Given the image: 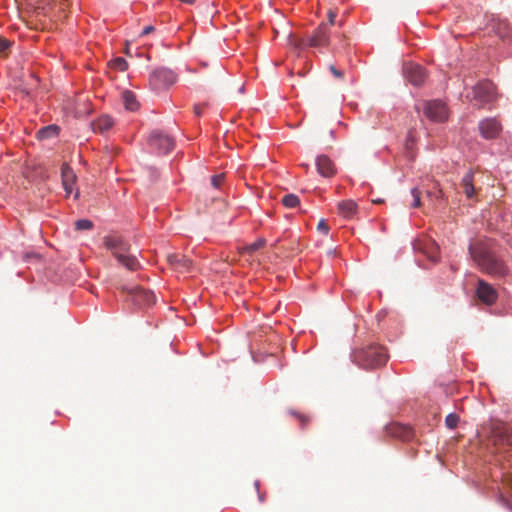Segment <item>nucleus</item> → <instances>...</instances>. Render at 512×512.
<instances>
[{
	"label": "nucleus",
	"mask_w": 512,
	"mask_h": 512,
	"mask_svg": "<svg viewBox=\"0 0 512 512\" xmlns=\"http://www.w3.org/2000/svg\"><path fill=\"white\" fill-rule=\"evenodd\" d=\"M469 254L478 268L494 277H502L508 272L505 263L494 252L491 239H476L469 245Z\"/></svg>",
	"instance_id": "nucleus-1"
},
{
	"label": "nucleus",
	"mask_w": 512,
	"mask_h": 512,
	"mask_svg": "<svg viewBox=\"0 0 512 512\" xmlns=\"http://www.w3.org/2000/svg\"><path fill=\"white\" fill-rule=\"evenodd\" d=\"M387 359L386 349L376 344L357 349L352 354L353 362L364 369L381 367L386 363Z\"/></svg>",
	"instance_id": "nucleus-2"
},
{
	"label": "nucleus",
	"mask_w": 512,
	"mask_h": 512,
	"mask_svg": "<svg viewBox=\"0 0 512 512\" xmlns=\"http://www.w3.org/2000/svg\"><path fill=\"white\" fill-rule=\"evenodd\" d=\"M104 245L107 249L111 250L117 260L131 271H135L139 267V262L135 256L130 255L129 245L123 240L121 236L109 235L104 238Z\"/></svg>",
	"instance_id": "nucleus-3"
},
{
	"label": "nucleus",
	"mask_w": 512,
	"mask_h": 512,
	"mask_svg": "<svg viewBox=\"0 0 512 512\" xmlns=\"http://www.w3.org/2000/svg\"><path fill=\"white\" fill-rule=\"evenodd\" d=\"M417 111L422 110L424 115L432 122H445L449 111L446 104L440 100L422 101L415 106Z\"/></svg>",
	"instance_id": "nucleus-4"
},
{
	"label": "nucleus",
	"mask_w": 512,
	"mask_h": 512,
	"mask_svg": "<svg viewBox=\"0 0 512 512\" xmlns=\"http://www.w3.org/2000/svg\"><path fill=\"white\" fill-rule=\"evenodd\" d=\"M466 97L476 106H483L495 99V86L489 80H483L472 87Z\"/></svg>",
	"instance_id": "nucleus-5"
},
{
	"label": "nucleus",
	"mask_w": 512,
	"mask_h": 512,
	"mask_svg": "<svg viewBox=\"0 0 512 512\" xmlns=\"http://www.w3.org/2000/svg\"><path fill=\"white\" fill-rule=\"evenodd\" d=\"M177 81V74L168 68L160 67L154 69L149 77V84L155 91L167 89Z\"/></svg>",
	"instance_id": "nucleus-6"
},
{
	"label": "nucleus",
	"mask_w": 512,
	"mask_h": 512,
	"mask_svg": "<svg viewBox=\"0 0 512 512\" xmlns=\"http://www.w3.org/2000/svg\"><path fill=\"white\" fill-rule=\"evenodd\" d=\"M148 144L158 154H167L174 148V139L161 131H152Z\"/></svg>",
	"instance_id": "nucleus-7"
},
{
	"label": "nucleus",
	"mask_w": 512,
	"mask_h": 512,
	"mask_svg": "<svg viewBox=\"0 0 512 512\" xmlns=\"http://www.w3.org/2000/svg\"><path fill=\"white\" fill-rule=\"evenodd\" d=\"M123 291L127 292L130 300L140 308L149 307L155 302V296L150 290L136 286L133 288L123 287Z\"/></svg>",
	"instance_id": "nucleus-8"
},
{
	"label": "nucleus",
	"mask_w": 512,
	"mask_h": 512,
	"mask_svg": "<svg viewBox=\"0 0 512 512\" xmlns=\"http://www.w3.org/2000/svg\"><path fill=\"white\" fill-rule=\"evenodd\" d=\"M330 33L328 23L321 22L308 37V46L314 48L328 47L330 44Z\"/></svg>",
	"instance_id": "nucleus-9"
},
{
	"label": "nucleus",
	"mask_w": 512,
	"mask_h": 512,
	"mask_svg": "<svg viewBox=\"0 0 512 512\" xmlns=\"http://www.w3.org/2000/svg\"><path fill=\"white\" fill-rule=\"evenodd\" d=\"M403 73L406 79L414 86H420L426 80V72L419 64L405 63Z\"/></svg>",
	"instance_id": "nucleus-10"
},
{
	"label": "nucleus",
	"mask_w": 512,
	"mask_h": 512,
	"mask_svg": "<svg viewBox=\"0 0 512 512\" xmlns=\"http://www.w3.org/2000/svg\"><path fill=\"white\" fill-rule=\"evenodd\" d=\"M167 261L174 271L180 274H189L194 271L192 260L182 254H171L167 256Z\"/></svg>",
	"instance_id": "nucleus-11"
},
{
	"label": "nucleus",
	"mask_w": 512,
	"mask_h": 512,
	"mask_svg": "<svg viewBox=\"0 0 512 512\" xmlns=\"http://www.w3.org/2000/svg\"><path fill=\"white\" fill-rule=\"evenodd\" d=\"M387 433L396 439H399L403 443H411L415 438L414 431L408 425H402L399 423H391L387 426Z\"/></svg>",
	"instance_id": "nucleus-12"
},
{
	"label": "nucleus",
	"mask_w": 512,
	"mask_h": 512,
	"mask_svg": "<svg viewBox=\"0 0 512 512\" xmlns=\"http://www.w3.org/2000/svg\"><path fill=\"white\" fill-rule=\"evenodd\" d=\"M476 295L478 299L486 305L494 304L498 298L495 288L481 279L478 280Z\"/></svg>",
	"instance_id": "nucleus-13"
},
{
	"label": "nucleus",
	"mask_w": 512,
	"mask_h": 512,
	"mask_svg": "<svg viewBox=\"0 0 512 512\" xmlns=\"http://www.w3.org/2000/svg\"><path fill=\"white\" fill-rule=\"evenodd\" d=\"M502 126L496 118H486L479 123V130L481 135L486 139L496 138Z\"/></svg>",
	"instance_id": "nucleus-14"
},
{
	"label": "nucleus",
	"mask_w": 512,
	"mask_h": 512,
	"mask_svg": "<svg viewBox=\"0 0 512 512\" xmlns=\"http://www.w3.org/2000/svg\"><path fill=\"white\" fill-rule=\"evenodd\" d=\"M61 179L66 196L68 197L73 191L77 177L73 169L67 163H64L61 167Z\"/></svg>",
	"instance_id": "nucleus-15"
},
{
	"label": "nucleus",
	"mask_w": 512,
	"mask_h": 512,
	"mask_svg": "<svg viewBox=\"0 0 512 512\" xmlns=\"http://www.w3.org/2000/svg\"><path fill=\"white\" fill-rule=\"evenodd\" d=\"M316 167L318 173L323 177H332L336 172L333 161L326 155H320L317 157Z\"/></svg>",
	"instance_id": "nucleus-16"
},
{
	"label": "nucleus",
	"mask_w": 512,
	"mask_h": 512,
	"mask_svg": "<svg viewBox=\"0 0 512 512\" xmlns=\"http://www.w3.org/2000/svg\"><path fill=\"white\" fill-rule=\"evenodd\" d=\"M338 214L344 218H352L358 210V205L354 200H342L337 204Z\"/></svg>",
	"instance_id": "nucleus-17"
},
{
	"label": "nucleus",
	"mask_w": 512,
	"mask_h": 512,
	"mask_svg": "<svg viewBox=\"0 0 512 512\" xmlns=\"http://www.w3.org/2000/svg\"><path fill=\"white\" fill-rule=\"evenodd\" d=\"M417 248L421 249L423 253L426 254L428 259H430L431 261H438L439 247L435 241L427 239L423 243H419Z\"/></svg>",
	"instance_id": "nucleus-18"
},
{
	"label": "nucleus",
	"mask_w": 512,
	"mask_h": 512,
	"mask_svg": "<svg viewBox=\"0 0 512 512\" xmlns=\"http://www.w3.org/2000/svg\"><path fill=\"white\" fill-rule=\"evenodd\" d=\"M461 186L467 198H474L477 194L474 186L473 172L468 171L462 178Z\"/></svg>",
	"instance_id": "nucleus-19"
},
{
	"label": "nucleus",
	"mask_w": 512,
	"mask_h": 512,
	"mask_svg": "<svg viewBox=\"0 0 512 512\" xmlns=\"http://www.w3.org/2000/svg\"><path fill=\"white\" fill-rule=\"evenodd\" d=\"M113 124L114 122L110 116L103 115L93 123V129L94 131L104 133L108 131L113 126Z\"/></svg>",
	"instance_id": "nucleus-20"
},
{
	"label": "nucleus",
	"mask_w": 512,
	"mask_h": 512,
	"mask_svg": "<svg viewBox=\"0 0 512 512\" xmlns=\"http://www.w3.org/2000/svg\"><path fill=\"white\" fill-rule=\"evenodd\" d=\"M122 99H123L124 107L126 110L135 111L138 109L139 103H138L136 96L133 92L124 91L122 93Z\"/></svg>",
	"instance_id": "nucleus-21"
},
{
	"label": "nucleus",
	"mask_w": 512,
	"mask_h": 512,
	"mask_svg": "<svg viewBox=\"0 0 512 512\" xmlns=\"http://www.w3.org/2000/svg\"><path fill=\"white\" fill-rule=\"evenodd\" d=\"M503 432H504V427H503L502 423L496 422V423L492 424V426H491V433L493 434V437H494L493 445H501V444H503L501 442V439H502V436H503Z\"/></svg>",
	"instance_id": "nucleus-22"
},
{
	"label": "nucleus",
	"mask_w": 512,
	"mask_h": 512,
	"mask_svg": "<svg viewBox=\"0 0 512 512\" xmlns=\"http://www.w3.org/2000/svg\"><path fill=\"white\" fill-rule=\"evenodd\" d=\"M289 414L298 421L301 428L306 427L311 421V418L309 415L304 414L299 411H296V410H293V409L289 410Z\"/></svg>",
	"instance_id": "nucleus-23"
},
{
	"label": "nucleus",
	"mask_w": 512,
	"mask_h": 512,
	"mask_svg": "<svg viewBox=\"0 0 512 512\" xmlns=\"http://www.w3.org/2000/svg\"><path fill=\"white\" fill-rule=\"evenodd\" d=\"M58 133V128L55 125H49L46 127L41 128L38 131V138L40 139H47L56 136Z\"/></svg>",
	"instance_id": "nucleus-24"
},
{
	"label": "nucleus",
	"mask_w": 512,
	"mask_h": 512,
	"mask_svg": "<svg viewBox=\"0 0 512 512\" xmlns=\"http://www.w3.org/2000/svg\"><path fill=\"white\" fill-rule=\"evenodd\" d=\"M266 241L265 239L263 238H259L257 241H255L254 243L250 244V245H247L245 247H243L242 249V253H246V254H252L254 253L255 251L259 250L260 248H262L264 245H265Z\"/></svg>",
	"instance_id": "nucleus-25"
},
{
	"label": "nucleus",
	"mask_w": 512,
	"mask_h": 512,
	"mask_svg": "<svg viewBox=\"0 0 512 512\" xmlns=\"http://www.w3.org/2000/svg\"><path fill=\"white\" fill-rule=\"evenodd\" d=\"M281 202L287 208H294L299 204V198L294 194H286L282 197Z\"/></svg>",
	"instance_id": "nucleus-26"
},
{
	"label": "nucleus",
	"mask_w": 512,
	"mask_h": 512,
	"mask_svg": "<svg viewBox=\"0 0 512 512\" xmlns=\"http://www.w3.org/2000/svg\"><path fill=\"white\" fill-rule=\"evenodd\" d=\"M460 422V417L456 413H450L445 418V425L448 429H455Z\"/></svg>",
	"instance_id": "nucleus-27"
},
{
	"label": "nucleus",
	"mask_w": 512,
	"mask_h": 512,
	"mask_svg": "<svg viewBox=\"0 0 512 512\" xmlns=\"http://www.w3.org/2000/svg\"><path fill=\"white\" fill-rule=\"evenodd\" d=\"M109 63L112 68L119 71H125L128 67L126 60L122 57L114 58Z\"/></svg>",
	"instance_id": "nucleus-28"
},
{
	"label": "nucleus",
	"mask_w": 512,
	"mask_h": 512,
	"mask_svg": "<svg viewBox=\"0 0 512 512\" xmlns=\"http://www.w3.org/2000/svg\"><path fill=\"white\" fill-rule=\"evenodd\" d=\"M289 44L293 46L295 49L301 50L308 46V41L306 42L304 39L297 38L291 34L289 36Z\"/></svg>",
	"instance_id": "nucleus-29"
},
{
	"label": "nucleus",
	"mask_w": 512,
	"mask_h": 512,
	"mask_svg": "<svg viewBox=\"0 0 512 512\" xmlns=\"http://www.w3.org/2000/svg\"><path fill=\"white\" fill-rule=\"evenodd\" d=\"M75 228L76 230H90L93 228L92 221L88 219H80L75 222Z\"/></svg>",
	"instance_id": "nucleus-30"
},
{
	"label": "nucleus",
	"mask_w": 512,
	"mask_h": 512,
	"mask_svg": "<svg viewBox=\"0 0 512 512\" xmlns=\"http://www.w3.org/2000/svg\"><path fill=\"white\" fill-rule=\"evenodd\" d=\"M411 195L413 197L412 207L418 208L421 206V192L417 188H413L411 190Z\"/></svg>",
	"instance_id": "nucleus-31"
},
{
	"label": "nucleus",
	"mask_w": 512,
	"mask_h": 512,
	"mask_svg": "<svg viewBox=\"0 0 512 512\" xmlns=\"http://www.w3.org/2000/svg\"><path fill=\"white\" fill-rule=\"evenodd\" d=\"M11 44L12 43L8 39L0 37V54L6 55L7 51L11 47Z\"/></svg>",
	"instance_id": "nucleus-32"
},
{
	"label": "nucleus",
	"mask_w": 512,
	"mask_h": 512,
	"mask_svg": "<svg viewBox=\"0 0 512 512\" xmlns=\"http://www.w3.org/2000/svg\"><path fill=\"white\" fill-rule=\"evenodd\" d=\"M336 17H337V13L336 11L334 10H329L328 13H327V22L328 23V28L330 29L331 26L335 25L336 23Z\"/></svg>",
	"instance_id": "nucleus-33"
},
{
	"label": "nucleus",
	"mask_w": 512,
	"mask_h": 512,
	"mask_svg": "<svg viewBox=\"0 0 512 512\" xmlns=\"http://www.w3.org/2000/svg\"><path fill=\"white\" fill-rule=\"evenodd\" d=\"M224 180V174H219V175H214L212 178H211V184L215 187V188H219L222 184Z\"/></svg>",
	"instance_id": "nucleus-34"
},
{
	"label": "nucleus",
	"mask_w": 512,
	"mask_h": 512,
	"mask_svg": "<svg viewBox=\"0 0 512 512\" xmlns=\"http://www.w3.org/2000/svg\"><path fill=\"white\" fill-rule=\"evenodd\" d=\"M317 229H318V231H320L324 234H328V231H329V227L323 219L319 221V223L317 225Z\"/></svg>",
	"instance_id": "nucleus-35"
},
{
	"label": "nucleus",
	"mask_w": 512,
	"mask_h": 512,
	"mask_svg": "<svg viewBox=\"0 0 512 512\" xmlns=\"http://www.w3.org/2000/svg\"><path fill=\"white\" fill-rule=\"evenodd\" d=\"M331 73L334 75V77L341 79L343 77V72L338 70L334 65H331L329 67Z\"/></svg>",
	"instance_id": "nucleus-36"
},
{
	"label": "nucleus",
	"mask_w": 512,
	"mask_h": 512,
	"mask_svg": "<svg viewBox=\"0 0 512 512\" xmlns=\"http://www.w3.org/2000/svg\"><path fill=\"white\" fill-rule=\"evenodd\" d=\"M154 30H155V28H154L153 26H151V25L146 26V27L142 30V32H141V36L148 35V34L152 33Z\"/></svg>",
	"instance_id": "nucleus-37"
},
{
	"label": "nucleus",
	"mask_w": 512,
	"mask_h": 512,
	"mask_svg": "<svg viewBox=\"0 0 512 512\" xmlns=\"http://www.w3.org/2000/svg\"><path fill=\"white\" fill-rule=\"evenodd\" d=\"M434 196L435 198H440L442 196V191L441 190H438L437 192L435 193H432V192H428V197H432Z\"/></svg>",
	"instance_id": "nucleus-38"
},
{
	"label": "nucleus",
	"mask_w": 512,
	"mask_h": 512,
	"mask_svg": "<svg viewBox=\"0 0 512 512\" xmlns=\"http://www.w3.org/2000/svg\"><path fill=\"white\" fill-rule=\"evenodd\" d=\"M502 502L504 506H506L508 509L512 511V504L508 500L502 498Z\"/></svg>",
	"instance_id": "nucleus-39"
},
{
	"label": "nucleus",
	"mask_w": 512,
	"mask_h": 512,
	"mask_svg": "<svg viewBox=\"0 0 512 512\" xmlns=\"http://www.w3.org/2000/svg\"><path fill=\"white\" fill-rule=\"evenodd\" d=\"M194 111H195V114L199 116L202 113V108L199 105H196L194 107Z\"/></svg>",
	"instance_id": "nucleus-40"
},
{
	"label": "nucleus",
	"mask_w": 512,
	"mask_h": 512,
	"mask_svg": "<svg viewBox=\"0 0 512 512\" xmlns=\"http://www.w3.org/2000/svg\"><path fill=\"white\" fill-rule=\"evenodd\" d=\"M180 1L183 3H186V4H193L195 0H180Z\"/></svg>",
	"instance_id": "nucleus-41"
},
{
	"label": "nucleus",
	"mask_w": 512,
	"mask_h": 512,
	"mask_svg": "<svg viewBox=\"0 0 512 512\" xmlns=\"http://www.w3.org/2000/svg\"><path fill=\"white\" fill-rule=\"evenodd\" d=\"M372 202L378 204V203H382L383 201L380 198H377V199H373Z\"/></svg>",
	"instance_id": "nucleus-42"
}]
</instances>
